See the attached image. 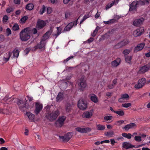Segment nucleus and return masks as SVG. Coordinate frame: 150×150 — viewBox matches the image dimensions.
Returning a JSON list of instances; mask_svg holds the SVG:
<instances>
[{
	"label": "nucleus",
	"instance_id": "nucleus-1",
	"mask_svg": "<svg viewBox=\"0 0 150 150\" xmlns=\"http://www.w3.org/2000/svg\"><path fill=\"white\" fill-rule=\"evenodd\" d=\"M29 28H26L23 29L19 33L20 38L21 40L23 41H26L30 38L28 33Z\"/></svg>",
	"mask_w": 150,
	"mask_h": 150
},
{
	"label": "nucleus",
	"instance_id": "nucleus-2",
	"mask_svg": "<svg viewBox=\"0 0 150 150\" xmlns=\"http://www.w3.org/2000/svg\"><path fill=\"white\" fill-rule=\"evenodd\" d=\"M59 114V110L57 109L56 110L53 111L51 113H48L46 117L50 121L52 122L56 119Z\"/></svg>",
	"mask_w": 150,
	"mask_h": 150
},
{
	"label": "nucleus",
	"instance_id": "nucleus-3",
	"mask_svg": "<svg viewBox=\"0 0 150 150\" xmlns=\"http://www.w3.org/2000/svg\"><path fill=\"white\" fill-rule=\"evenodd\" d=\"M27 102L26 99H25L24 100L22 99H20L18 100L17 101V104L19 106V109L23 111L26 110V109H28L29 108V105L28 104V103H26Z\"/></svg>",
	"mask_w": 150,
	"mask_h": 150
},
{
	"label": "nucleus",
	"instance_id": "nucleus-4",
	"mask_svg": "<svg viewBox=\"0 0 150 150\" xmlns=\"http://www.w3.org/2000/svg\"><path fill=\"white\" fill-rule=\"evenodd\" d=\"M78 107L82 110H85L87 107L86 102L82 99H80L78 102Z\"/></svg>",
	"mask_w": 150,
	"mask_h": 150
},
{
	"label": "nucleus",
	"instance_id": "nucleus-5",
	"mask_svg": "<svg viewBox=\"0 0 150 150\" xmlns=\"http://www.w3.org/2000/svg\"><path fill=\"white\" fill-rule=\"evenodd\" d=\"M129 42V40L127 39H124L122 41L118 43L115 45L114 48L115 49H118L126 45Z\"/></svg>",
	"mask_w": 150,
	"mask_h": 150
},
{
	"label": "nucleus",
	"instance_id": "nucleus-6",
	"mask_svg": "<svg viewBox=\"0 0 150 150\" xmlns=\"http://www.w3.org/2000/svg\"><path fill=\"white\" fill-rule=\"evenodd\" d=\"M66 117L65 116L59 117L58 120L55 123V126L58 127H61L64 124V122L66 120Z\"/></svg>",
	"mask_w": 150,
	"mask_h": 150
},
{
	"label": "nucleus",
	"instance_id": "nucleus-7",
	"mask_svg": "<svg viewBox=\"0 0 150 150\" xmlns=\"http://www.w3.org/2000/svg\"><path fill=\"white\" fill-rule=\"evenodd\" d=\"M72 136V133L70 132L67 133L64 136H59V138L60 139H62L63 142H67L71 139Z\"/></svg>",
	"mask_w": 150,
	"mask_h": 150
},
{
	"label": "nucleus",
	"instance_id": "nucleus-8",
	"mask_svg": "<svg viewBox=\"0 0 150 150\" xmlns=\"http://www.w3.org/2000/svg\"><path fill=\"white\" fill-rule=\"evenodd\" d=\"M78 84L79 86V88L81 90L85 88L86 86L85 80L83 77H81L78 81Z\"/></svg>",
	"mask_w": 150,
	"mask_h": 150
},
{
	"label": "nucleus",
	"instance_id": "nucleus-9",
	"mask_svg": "<svg viewBox=\"0 0 150 150\" xmlns=\"http://www.w3.org/2000/svg\"><path fill=\"white\" fill-rule=\"evenodd\" d=\"M79 17L74 22H72L69 23L64 29V31H69L72 28L73 26L75 25H76L77 24L78 20L79 18Z\"/></svg>",
	"mask_w": 150,
	"mask_h": 150
},
{
	"label": "nucleus",
	"instance_id": "nucleus-10",
	"mask_svg": "<svg viewBox=\"0 0 150 150\" xmlns=\"http://www.w3.org/2000/svg\"><path fill=\"white\" fill-rule=\"evenodd\" d=\"M45 22L40 19H38L36 25V28L38 30H40L43 28L45 25Z\"/></svg>",
	"mask_w": 150,
	"mask_h": 150
},
{
	"label": "nucleus",
	"instance_id": "nucleus-11",
	"mask_svg": "<svg viewBox=\"0 0 150 150\" xmlns=\"http://www.w3.org/2000/svg\"><path fill=\"white\" fill-rule=\"evenodd\" d=\"M137 0L134 1L132 2L129 5V11H131L134 10L136 11L138 5L137 3Z\"/></svg>",
	"mask_w": 150,
	"mask_h": 150
},
{
	"label": "nucleus",
	"instance_id": "nucleus-12",
	"mask_svg": "<svg viewBox=\"0 0 150 150\" xmlns=\"http://www.w3.org/2000/svg\"><path fill=\"white\" fill-rule=\"evenodd\" d=\"M76 130L79 132L82 133H86L89 132L91 131V128L87 127L85 128H81V127H77L76 128Z\"/></svg>",
	"mask_w": 150,
	"mask_h": 150
},
{
	"label": "nucleus",
	"instance_id": "nucleus-13",
	"mask_svg": "<svg viewBox=\"0 0 150 150\" xmlns=\"http://www.w3.org/2000/svg\"><path fill=\"white\" fill-rule=\"evenodd\" d=\"M35 107V109L34 111V113L36 115H38L42 109V105L40 103L36 102Z\"/></svg>",
	"mask_w": 150,
	"mask_h": 150
},
{
	"label": "nucleus",
	"instance_id": "nucleus-14",
	"mask_svg": "<svg viewBox=\"0 0 150 150\" xmlns=\"http://www.w3.org/2000/svg\"><path fill=\"white\" fill-rule=\"evenodd\" d=\"M144 18H142L139 19L135 20L133 22V25L135 26H139L142 24L144 21Z\"/></svg>",
	"mask_w": 150,
	"mask_h": 150
},
{
	"label": "nucleus",
	"instance_id": "nucleus-15",
	"mask_svg": "<svg viewBox=\"0 0 150 150\" xmlns=\"http://www.w3.org/2000/svg\"><path fill=\"white\" fill-rule=\"evenodd\" d=\"M45 41L41 40L40 44H38L37 45L35 46L33 48L34 49H32V51H35L38 48L41 49L45 46Z\"/></svg>",
	"mask_w": 150,
	"mask_h": 150
},
{
	"label": "nucleus",
	"instance_id": "nucleus-16",
	"mask_svg": "<svg viewBox=\"0 0 150 150\" xmlns=\"http://www.w3.org/2000/svg\"><path fill=\"white\" fill-rule=\"evenodd\" d=\"M73 105L67 103L65 105V111L67 113H70L72 110Z\"/></svg>",
	"mask_w": 150,
	"mask_h": 150
},
{
	"label": "nucleus",
	"instance_id": "nucleus-17",
	"mask_svg": "<svg viewBox=\"0 0 150 150\" xmlns=\"http://www.w3.org/2000/svg\"><path fill=\"white\" fill-rule=\"evenodd\" d=\"M145 46V43L144 42L142 43L139 44H138L136 47L134 49V52H137L142 50Z\"/></svg>",
	"mask_w": 150,
	"mask_h": 150
},
{
	"label": "nucleus",
	"instance_id": "nucleus-18",
	"mask_svg": "<svg viewBox=\"0 0 150 150\" xmlns=\"http://www.w3.org/2000/svg\"><path fill=\"white\" fill-rule=\"evenodd\" d=\"M136 127L137 125L135 123H132L126 125L124 127V129L125 130L128 131L129 129H132Z\"/></svg>",
	"mask_w": 150,
	"mask_h": 150
},
{
	"label": "nucleus",
	"instance_id": "nucleus-19",
	"mask_svg": "<svg viewBox=\"0 0 150 150\" xmlns=\"http://www.w3.org/2000/svg\"><path fill=\"white\" fill-rule=\"evenodd\" d=\"M52 33V31L50 30L48 31H47L45 34L43 36L41 40H42L44 41H46V40L47 39Z\"/></svg>",
	"mask_w": 150,
	"mask_h": 150
},
{
	"label": "nucleus",
	"instance_id": "nucleus-20",
	"mask_svg": "<svg viewBox=\"0 0 150 150\" xmlns=\"http://www.w3.org/2000/svg\"><path fill=\"white\" fill-rule=\"evenodd\" d=\"M117 29H112L110 30L109 31L105 34V36H108V37L113 35H115L117 31Z\"/></svg>",
	"mask_w": 150,
	"mask_h": 150
},
{
	"label": "nucleus",
	"instance_id": "nucleus-21",
	"mask_svg": "<svg viewBox=\"0 0 150 150\" xmlns=\"http://www.w3.org/2000/svg\"><path fill=\"white\" fill-rule=\"evenodd\" d=\"M64 98V95L63 93L61 92H59L56 98V100L57 102H60Z\"/></svg>",
	"mask_w": 150,
	"mask_h": 150
},
{
	"label": "nucleus",
	"instance_id": "nucleus-22",
	"mask_svg": "<svg viewBox=\"0 0 150 150\" xmlns=\"http://www.w3.org/2000/svg\"><path fill=\"white\" fill-rule=\"evenodd\" d=\"M149 64H147L146 65L142 67L140 70V71L142 73H144L147 71L150 68Z\"/></svg>",
	"mask_w": 150,
	"mask_h": 150
},
{
	"label": "nucleus",
	"instance_id": "nucleus-23",
	"mask_svg": "<svg viewBox=\"0 0 150 150\" xmlns=\"http://www.w3.org/2000/svg\"><path fill=\"white\" fill-rule=\"evenodd\" d=\"M92 115V112L91 111L89 112L86 111L84 112L82 115V117L83 118H90Z\"/></svg>",
	"mask_w": 150,
	"mask_h": 150
},
{
	"label": "nucleus",
	"instance_id": "nucleus-24",
	"mask_svg": "<svg viewBox=\"0 0 150 150\" xmlns=\"http://www.w3.org/2000/svg\"><path fill=\"white\" fill-rule=\"evenodd\" d=\"M121 59L120 58H118L111 62V65L112 67H116L120 64Z\"/></svg>",
	"mask_w": 150,
	"mask_h": 150
},
{
	"label": "nucleus",
	"instance_id": "nucleus-25",
	"mask_svg": "<svg viewBox=\"0 0 150 150\" xmlns=\"http://www.w3.org/2000/svg\"><path fill=\"white\" fill-rule=\"evenodd\" d=\"M122 147L127 149L131 148L134 147V146L129 142H125L122 144Z\"/></svg>",
	"mask_w": 150,
	"mask_h": 150
},
{
	"label": "nucleus",
	"instance_id": "nucleus-26",
	"mask_svg": "<svg viewBox=\"0 0 150 150\" xmlns=\"http://www.w3.org/2000/svg\"><path fill=\"white\" fill-rule=\"evenodd\" d=\"M26 115L28 117L29 119L31 121H33L34 120L35 115L33 114L30 112H26Z\"/></svg>",
	"mask_w": 150,
	"mask_h": 150
},
{
	"label": "nucleus",
	"instance_id": "nucleus-27",
	"mask_svg": "<svg viewBox=\"0 0 150 150\" xmlns=\"http://www.w3.org/2000/svg\"><path fill=\"white\" fill-rule=\"evenodd\" d=\"M91 100L95 103H96L98 102V99L97 96L95 94H93L90 96Z\"/></svg>",
	"mask_w": 150,
	"mask_h": 150
},
{
	"label": "nucleus",
	"instance_id": "nucleus-28",
	"mask_svg": "<svg viewBox=\"0 0 150 150\" xmlns=\"http://www.w3.org/2000/svg\"><path fill=\"white\" fill-rule=\"evenodd\" d=\"M14 98L12 97H9V96H6L4 98V100L6 102H8L11 101H13Z\"/></svg>",
	"mask_w": 150,
	"mask_h": 150
},
{
	"label": "nucleus",
	"instance_id": "nucleus-29",
	"mask_svg": "<svg viewBox=\"0 0 150 150\" xmlns=\"http://www.w3.org/2000/svg\"><path fill=\"white\" fill-rule=\"evenodd\" d=\"M96 127L97 130L101 131L104 130L105 128V125L100 124L97 125Z\"/></svg>",
	"mask_w": 150,
	"mask_h": 150
},
{
	"label": "nucleus",
	"instance_id": "nucleus-30",
	"mask_svg": "<svg viewBox=\"0 0 150 150\" xmlns=\"http://www.w3.org/2000/svg\"><path fill=\"white\" fill-rule=\"evenodd\" d=\"M140 85H142V87L146 83V80L144 78H142L139 80L138 82Z\"/></svg>",
	"mask_w": 150,
	"mask_h": 150
},
{
	"label": "nucleus",
	"instance_id": "nucleus-31",
	"mask_svg": "<svg viewBox=\"0 0 150 150\" xmlns=\"http://www.w3.org/2000/svg\"><path fill=\"white\" fill-rule=\"evenodd\" d=\"M34 7L33 4L31 3L28 4L26 6L25 8L28 10H32Z\"/></svg>",
	"mask_w": 150,
	"mask_h": 150
},
{
	"label": "nucleus",
	"instance_id": "nucleus-32",
	"mask_svg": "<svg viewBox=\"0 0 150 150\" xmlns=\"http://www.w3.org/2000/svg\"><path fill=\"white\" fill-rule=\"evenodd\" d=\"M122 136L128 139H130L131 138V136L132 135L130 133H128V134L126 133H123L122 134Z\"/></svg>",
	"mask_w": 150,
	"mask_h": 150
},
{
	"label": "nucleus",
	"instance_id": "nucleus-33",
	"mask_svg": "<svg viewBox=\"0 0 150 150\" xmlns=\"http://www.w3.org/2000/svg\"><path fill=\"white\" fill-rule=\"evenodd\" d=\"M105 135L108 137H112L114 134V132L112 131H110L109 132H107L105 133Z\"/></svg>",
	"mask_w": 150,
	"mask_h": 150
},
{
	"label": "nucleus",
	"instance_id": "nucleus-34",
	"mask_svg": "<svg viewBox=\"0 0 150 150\" xmlns=\"http://www.w3.org/2000/svg\"><path fill=\"white\" fill-rule=\"evenodd\" d=\"M19 52L18 50H14L13 51V56L14 57L17 58L19 55Z\"/></svg>",
	"mask_w": 150,
	"mask_h": 150
},
{
	"label": "nucleus",
	"instance_id": "nucleus-35",
	"mask_svg": "<svg viewBox=\"0 0 150 150\" xmlns=\"http://www.w3.org/2000/svg\"><path fill=\"white\" fill-rule=\"evenodd\" d=\"M115 113L120 116H122L124 115V112L123 110H119L115 112Z\"/></svg>",
	"mask_w": 150,
	"mask_h": 150
},
{
	"label": "nucleus",
	"instance_id": "nucleus-36",
	"mask_svg": "<svg viewBox=\"0 0 150 150\" xmlns=\"http://www.w3.org/2000/svg\"><path fill=\"white\" fill-rule=\"evenodd\" d=\"M140 32L139 30L137 29V30L134 31L133 34L134 36H138L141 35Z\"/></svg>",
	"mask_w": 150,
	"mask_h": 150
},
{
	"label": "nucleus",
	"instance_id": "nucleus-37",
	"mask_svg": "<svg viewBox=\"0 0 150 150\" xmlns=\"http://www.w3.org/2000/svg\"><path fill=\"white\" fill-rule=\"evenodd\" d=\"M116 20L115 19H111L110 20L107 21H104V23L105 24H111L113 23H114L115 22Z\"/></svg>",
	"mask_w": 150,
	"mask_h": 150
},
{
	"label": "nucleus",
	"instance_id": "nucleus-38",
	"mask_svg": "<svg viewBox=\"0 0 150 150\" xmlns=\"http://www.w3.org/2000/svg\"><path fill=\"white\" fill-rule=\"evenodd\" d=\"M132 56H127L125 57V61L128 63L130 64L131 60L132 59Z\"/></svg>",
	"mask_w": 150,
	"mask_h": 150
},
{
	"label": "nucleus",
	"instance_id": "nucleus-39",
	"mask_svg": "<svg viewBox=\"0 0 150 150\" xmlns=\"http://www.w3.org/2000/svg\"><path fill=\"white\" fill-rule=\"evenodd\" d=\"M11 52H9L7 54V56H8V58H6L5 57H4L3 58V61L5 62H7L9 59L10 57V56L11 55Z\"/></svg>",
	"mask_w": 150,
	"mask_h": 150
},
{
	"label": "nucleus",
	"instance_id": "nucleus-40",
	"mask_svg": "<svg viewBox=\"0 0 150 150\" xmlns=\"http://www.w3.org/2000/svg\"><path fill=\"white\" fill-rule=\"evenodd\" d=\"M28 17L27 16H25L22 18L20 21L21 22V23H24L25 21L28 19Z\"/></svg>",
	"mask_w": 150,
	"mask_h": 150
},
{
	"label": "nucleus",
	"instance_id": "nucleus-41",
	"mask_svg": "<svg viewBox=\"0 0 150 150\" xmlns=\"http://www.w3.org/2000/svg\"><path fill=\"white\" fill-rule=\"evenodd\" d=\"M18 25L17 24H15L12 27L13 30L15 31H16L19 29Z\"/></svg>",
	"mask_w": 150,
	"mask_h": 150
},
{
	"label": "nucleus",
	"instance_id": "nucleus-42",
	"mask_svg": "<svg viewBox=\"0 0 150 150\" xmlns=\"http://www.w3.org/2000/svg\"><path fill=\"white\" fill-rule=\"evenodd\" d=\"M115 3V1H112V3H111L110 4H108L106 7V9L107 10L109 8L111 7L112 6H113V5L114 4V3Z\"/></svg>",
	"mask_w": 150,
	"mask_h": 150
},
{
	"label": "nucleus",
	"instance_id": "nucleus-43",
	"mask_svg": "<svg viewBox=\"0 0 150 150\" xmlns=\"http://www.w3.org/2000/svg\"><path fill=\"white\" fill-rule=\"evenodd\" d=\"M71 14L69 11H67L65 12V18L66 19L68 18H69Z\"/></svg>",
	"mask_w": 150,
	"mask_h": 150
},
{
	"label": "nucleus",
	"instance_id": "nucleus-44",
	"mask_svg": "<svg viewBox=\"0 0 150 150\" xmlns=\"http://www.w3.org/2000/svg\"><path fill=\"white\" fill-rule=\"evenodd\" d=\"M46 7L44 5H43L42 6V8L40 11V13L41 15H42Z\"/></svg>",
	"mask_w": 150,
	"mask_h": 150
},
{
	"label": "nucleus",
	"instance_id": "nucleus-45",
	"mask_svg": "<svg viewBox=\"0 0 150 150\" xmlns=\"http://www.w3.org/2000/svg\"><path fill=\"white\" fill-rule=\"evenodd\" d=\"M131 104L130 103H125L122 104V106L123 107L127 108L129 107L130 106H131Z\"/></svg>",
	"mask_w": 150,
	"mask_h": 150
},
{
	"label": "nucleus",
	"instance_id": "nucleus-46",
	"mask_svg": "<svg viewBox=\"0 0 150 150\" xmlns=\"http://www.w3.org/2000/svg\"><path fill=\"white\" fill-rule=\"evenodd\" d=\"M137 4L138 5V6L139 5H143L145 4V2L144 1H143L141 0L137 1Z\"/></svg>",
	"mask_w": 150,
	"mask_h": 150
},
{
	"label": "nucleus",
	"instance_id": "nucleus-47",
	"mask_svg": "<svg viewBox=\"0 0 150 150\" xmlns=\"http://www.w3.org/2000/svg\"><path fill=\"white\" fill-rule=\"evenodd\" d=\"M135 140L138 142H140L142 141L141 137L140 136H136L134 137Z\"/></svg>",
	"mask_w": 150,
	"mask_h": 150
},
{
	"label": "nucleus",
	"instance_id": "nucleus-48",
	"mask_svg": "<svg viewBox=\"0 0 150 150\" xmlns=\"http://www.w3.org/2000/svg\"><path fill=\"white\" fill-rule=\"evenodd\" d=\"M112 118V116H106L104 117V119L106 121L110 120Z\"/></svg>",
	"mask_w": 150,
	"mask_h": 150
},
{
	"label": "nucleus",
	"instance_id": "nucleus-49",
	"mask_svg": "<svg viewBox=\"0 0 150 150\" xmlns=\"http://www.w3.org/2000/svg\"><path fill=\"white\" fill-rule=\"evenodd\" d=\"M121 97L124 99H127L128 98L129 96L128 94L125 93L124 94L122 95Z\"/></svg>",
	"mask_w": 150,
	"mask_h": 150
},
{
	"label": "nucleus",
	"instance_id": "nucleus-50",
	"mask_svg": "<svg viewBox=\"0 0 150 150\" xmlns=\"http://www.w3.org/2000/svg\"><path fill=\"white\" fill-rule=\"evenodd\" d=\"M94 40V39L93 38L91 37L88 39L87 40V41L84 42V43H90L91 42H92Z\"/></svg>",
	"mask_w": 150,
	"mask_h": 150
},
{
	"label": "nucleus",
	"instance_id": "nucleus-51",
	"mask_svg": "<svg viewBox=\"0 0 150 150\" xmlns=\"http://www.w3.org/2000/svg\"><path fill=\"white\" fill-rule=\"evenodd\" d=\"M130 52V51L129 49H126L124 50L123 51V54L125 55L129 54Z\"/></svg>",
	"mask_w": 150,
	"mask_h": 150
},
{
	"label": "nucleus",
	"instance_id": "nucleus-52",
	"mask_svg": "<svg viewBox=\"0 0 150 150\" xmlns=\"http://www.w3.org/2000/svg\"><path fill=\"white\" fill-rule=\"evenodd\" d=\"M142 87V85H140L138 82L137 84L135 85L134 87L137 89H139Z\"/></svg>",
	"mask_w": 150,
	"mask_h": 150
},
{
	"label": "nucleus",
	"instance_id": "nucleus-53",
	"mask_svg": "<svg viewBox=\"0 0 150 150\" xmlns=\"http://www.w3.org/2000/svg\"><path fill=\"white\" fill-rule=\"evenodd\" d=\"M13 11V9L11 7H9L6 9V11L7 13H9L11 12H12Z\"/></svg>",
	"mask_w": 150,
	"mask_h": 150
},
{
	"label": "nucleus",
	"instance_id": "nucleus-54",
	"mask_svg": "<svg viewBox=\"0 0 150 150\" xmlns=\"http://www.w3.org/2000/svg\"><path fill=\"white\" fill-rule=\"evenodd\" d=\"M6 33L7 36H8L11 34V30L9 28H7L6 29Z\"/></svg>",
	"mask_w": 150,
	"mask_h": 150
},
{
	"label": "nucleus",
	"instance_id": "nucleus-55",
	"mask_svg": "<svg viewBox=\"0 0 150 150\" xmlns=\"http://www.w3.org/2000/svg\"><path fill=\"white\" fill-rule=\"evenodd\" d=\"M8 19V17L6 15H5L3 17V21L6 22Z\"/></svg>",
	"mask_w": 150,
	"mask_h": 150
},
{
	"label": "nucleus",
	"instance_id": "nucleus-56",
	"mask_svg": "<svg viewBox=\"0 0 150 150\" xmlns=\"http://www.w3.org/2000/svg\"><path fill=\"white\" fill-rule=\"evenodd\" d=\"M138 30H139L140 31V33L141 34L143 33L144 31V28L142 27H141L139 29H138Z\"/></svg>",
	"mask_w": 150,
	"mask_h": 150
},
{
	"label": "nucleus",
	"instance_id": "nucleus-57",
	"mask_svg": "<svg viewBox=\"0 0 150 150\" xmlns=\"http://www.w3.org/2000/svg\"><path fill=\"white\" fill-rule=\"evenodd\" d=\"M52 9L50 7H48L47 8V13L48 14H50L52 12Z\"/></svg>",
	"mask_w": 150,
	"mask_h": 150
},
{
	"label": "nucleus",
	"instance_id": "nucleus-58",
	"mask_svg": "<svg viewBox=\"0 0 150 150\" xmlns=\"http://www.w3.org/2000/svg\"><path fill=\"white\" fill-rule=\"evenodd\" d=\"M74 69V67H66V70L68 71H70L71 70H72Z\"/></svg>",
	"mask_w": 150,
	"mask_h": 150
},
{
	"label": "nucleus",
	"instance_id": "nucleus-59",
	"mask_svg": "<svg viewBox=\"0 0 150 150\" xmlns=\"http://www.w3.org/2000/svg\"><path fill=\"white\" fill-rule=\"evenodd\" d=\"M57 32L58 33V35H59L61 33L62 31V29L60 27H57Z\"/></svg>",
	"mask_w": 150,
	"mask_h": 150
},
{
	"label": "nucleus",
	"instance_id": "nucleus-60",
	"mask_svg": "<svg viewBox=\"0 0 150 150\" xmlns=\"http://www.w3.org/2000/svg\"><path fill=\"white\" fill-rule=\"evenodd\" d=\"M30 50L31 48H27L24 51L26 53V54H27Z\"/></svg>",
	"mask_w": 150,
	"mask_h": 150
},
{
	"label": "nucleus",
	"instance_id": "nucleus-61",
	"mask_svg": "<svg viewBox=\"0 0 150 150\" xmlns=\"http://www.w3.org/2000/svg\"><path fill=\"white\" fill-rule=\"evenodd\" d=\"M0 113H2L4 114H6V115L9 114L8 113H6L5 111H3V110L2 109L0 108Z\"/></svg>",
	"mask_w": 150,
	"mask_h": 150
},
{
	"label": "nucleus",
	"instance_id": "nucleus-62",
	"mask_svg": "<svg viewBox=\"0 0 150 150\" xmlns=\"http://www.w3.org/2000/svg\"><path fill=\"white\" fill-rule=\"evenodd\" d=\"M14 3L16 4H19L20 3V0H14Z\"/></svg>",
	"mask_w": 150,
	"mask_h": 150
},
{
	"label": "nucleus",
	"instance_id": "nucleus-63",
	"mask_svg": "<svg viewBox=\"0 0 150 150\" xmlns=\"http://www.w3.org/2000/svg\"><path fill=\"white\" fill-rule=\"evenodd\" d=\"M114 86H115L114 85V84H112L110 85H109L108 86V88L110 89H112L113 88Z\"/></svg>",
	"mask_w": 150,
	"mask_h": 150
},
{
	"label": "nucleus",
	"instance_id": "nucleus-64",
	"mask_svg": "<svg viewBox=\"0 0 150 150\" xmlns=\"http://www.w3.org/2000/svg\"><path fill=\"white\" fill-rule=\"evenodd\" d=\"M111 144L112 145H114L116 142L115 141L114 139H111L110 140Z\"/></svg>",
	"mask_w": 150,
	"mask_h": 150
}]
</instances>
